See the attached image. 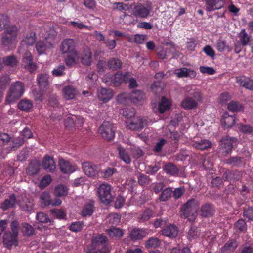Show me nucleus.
I'll list each match as a JSON object with an SVG mask.
<instances>
[{
  "label": "nucleus",
  "instance_id": "obj_34",
  "mask_svg": "<svg viewBox=\"0 0 253 253\" xmlns=\"http://www.w3.org/2000/svg\"><path fill=\"white\" fill-rule=\"evenodd\" d=\"M131 101L134 103L141 102L145 99V95L143 91L140 90H135L132 91L130 95Z\"/></svg>",
  "mask_w": 253,
  "mask_h": 253
},
{
  "label": "nucleus",
  "instance_id": "obj_40",
  "mask_svg": "<svg viewBox=\"0 0 253 253\" xmlns=\"http://www.w3.org/2000/svg\"><path fill=\"white\" fill-rule=\"evenodd\" d=\"M216 48L219 52H221L225 50H227L228 51L232 50V48L228 45L226 40L222 39H219L217 41Z\"/></svg>",
  "mask_w": 253,
  "mask_h": 253
},
{
  "label": "nucleus",
  "instance_id": "obj_19",
  "mask_svg": "<svg viewBox=\"0 0 253 253\" xmlns=\"http://www.w3.org/2000/svg\"><path fill=\"white\" fill-rule=\"evenodd\" d=\"M178 232V227L174 224L165 226L161 230L162 235L169 238H175Z\"/></svg>",
  "mask_w": 253,
  "mask_h": 253
},
{
  "label": "nucleus",
  "instance_id": "obj_16",
  "mask_svg": "<svg viewBox=\"0 0 253 253\" xmlns=\"http://www.w3.org/2000/svg\"><path fill=\"white\" fill-rule=\"evenodd\" d=\"M238 84L247 89L253 90V80L245 76H239L236 78Z\"/></svg>",
  "mask_w": 253,
  "mask_h": 253
},
{
  "label": "nucleus",
  "instance_id": "obj_61",
  "mask_svg": "<svg viewBox=\"0 0 253 253\" xmlns=\"http://www.w3.org/2000/svg\"><path fill=\"white\" fill-rule=\"evenodd\" d=\"M200 235V232L196 227H191L188 233L187 238L189 240L191 241L196 239Z\"/></svg>",
  "mask_w": 253,
  "mask_h": 253
},
{
  "label": "nucleus",
  "instance_id": "obj_7",
  "mask_svg": "<svg viewBox=\"0 0 253 253\" xmlns=\"http://www.w3.org/2000/svg\"><path fill=\"white\" fill-rule=\"evenodd\" d=\"M115 130L113 124L108 121H104L99 128L102 137L108 141L114 138Z\"/></svg>",
  "mask_w": 253,
  "mask_h": 253
},
{
  "label": "nucleus",
  "instance_id": "obj_58",
  "mask_svg": "<svg viewBox=\"0 0 253 253\" xmlns=\"http://www.w3.org/2000/svg\"><path fill=\"white\" fill-rule=\"evenodd\" d=\"M84 226V223L81 221L72 222L69 226V229L74 232H78L82 230Z\"/></svg>",
  "mask_w": 253,
  "mask_h": 253
},
{
  "label": "nucleus",
  "instance_id": "obj_33",
  "mask_svg": "<svg viewBox=\"0 0 253 253\" xmlns=\"http://www.w3.org/2000/svg\"><path fill=\"white\" fill-rule=\"evenodd\" d=\"M197 102L189 97H186L181 102V106L185 109H193L197 107Z\"/></svg>",
  "mask_w": 253,
  "mask_h": 253
},
{
  "label": "nucleus",
  "instance_id": "obj_6",
  "mask_svg": "<svg viewBox=\"0 0 253 253\" xmlns=\"http://www.w3.org/2000/svg\"><path fill=\"white\" fill-rule=\"evenodd\" d=\"M97 193L100 201L104 204L109 205L112 201L113 196L110 185L105 183L101 184L97 188Z\"/></svg>",
  "mask_w": 253,
  "mask_h": 253
},
{
  "label": "nucleus",
  "instance_id": "obj_23",
  "mask_svg": "<svg viewBox=\"0 0 253 253\" xmlns=\"http://www.w3.org/2000/svg\"><path fill=\"white\" fill-rule=\"evenodd\" d=\"M40 167L41 163L39 160H32L27 168V173L30 175H36L39 172Z\"/></svg>",
  "mask_w": 253,
  "mask_h": 253
},
{
  "label": "nucleus",
  "instance_id": "obj_59",
  "mask_svg": "<svg viewBox=\"0 0 253 253\" xmlns=\"http://www.w3.org/2000/svg\"><path fill=\"white\" fill-rule=\"evenodd\" d=\"M238 126L240 131L245 134H250L253 132V127L250 125L238 124Z\"/></svg>",
  "mask_w": 253,
  "mask_h": 253
},
{
  "label": "nucleus",
  "instance_id": "obj_48",
  "mask_svg": "<svg viewBox=\"0 0 253 253\" xmlns=\"http://www.w3.org/2000/svg\"><path fill=\"white\" fill-rule=\"evenodd\" d=\"M160 240L156 237H150L145 243L146 248H156L160 245Z\"/></svg>",
  "mask_w": 253,
  "mask_h": 253
},
{
  "label": "nucleus",
  "instance_id": "obj_12",
  "mask_svg": "<svg viewBox=\"0 0 253 253\" xmlns=\"http://www.w3.org/2000/svg\"><path fill=\"white\" fill-rule=\"evenodd\" d=\"M60 50L63 54L77 52L75 49V43L72 39L64 40L61 43Z\"/></svg>",
  "mask_w": 253,
  "mask_h": 253
},
{
  "label": "nucleus",
  "instance_id": "obj_56",
  "mask_svg": "<svg viewBox=\"0 0 253 253\" xmlns=\"http://www.w3.org/2000/svg\"><path fill=\"white\" fill-rule=\"evenodd\" d=\"M234 228L237 232H244L247 229L246 223L243 219H239L234 224Z\"/></svg>",
  "mask_w": 253,
  "mask_h": 253
},
{
  "label": "nucleus",
  "instance_id": "obj_22",
  "mask_svg": "<svg viewBox=\"0 0 253 253\" xmlns=\"http://www.w3.org/2000/svg\"><path fill=\"white\" fill-rule=\"evenodd\" d=\"M42 167L47 172H53L55 168V164L52 157L46 155L42 160Z\"/></svg>",
  "mask_w": 253,
  "mask_h": 253
},
{
  "label": "nucleus",
  "instance_id": "obj_29",
  "mask_svg": "<svg viewBox=\"0 0 253 253\" xmlns=\"http://www.w3.org/2000/svg\"><path fill=\"white\" fill-rule=\"evenodd\" d=\"M163 169L167 174L172 176H177L179 171L177 167L170 162L166 164L163 167Z\"/></svg>",
  "mask_w": 253,
  "mask_h": 253
},
{
  "label": "nucleus",
  "instance_id": "obj_26",
  "mask_svg": "<svg viewBox=\"0 0 253 253\" xmlns=\"http://www.w3.org/2000/svg\"><path fill=\"white\" fill-rule=\"evenodd\" d=\"M221 123L224 128L233 126L235 123V115H230L228 112H225L222 116Z\"/></svg>",
  "mask_w": 253,
  "mask_h": 253
},
{
  "label": "nucleus",
  "instance_id": "obj_5",
  "mask_svg": "<svg viewBox=\"0 0 253 253\" xmlns=\"http://www.w3.org/2000/svg\"><path fill=\"white\" fill-rule=\"evenodd\" d=\"M195 205V199L192 198L188 200L181 208L180 211L181 216L185 218H188L190 221L194 220L197 216Z\"/></svg>",
  "mask_w": 253,
  "mask_h": 253
},
{
  "label": "nucleus",
  "instance_id": "obj_10",
  "mask_svg": "<svg viewBox=\"0 0 253 253\" xmlns=\"http://www.w3.org/2000/svg\"><path fill=\"white\" fill-rule=\"evenodd\" d=\"M22 66L27 69L30 72L36 70L37 65L33 62V56L31 52L26 51L23 55L22 62Z\"/></svg>",
  "mask_w": 253,
  "mask_h": 253
},
{
  "label": "nucleus",
  "instance_id": "obj_43",
  "mask_svg": "<svg viewBox=\"0 0 253 253\" xmlns=\"http://www.w3.org/2000/svg\"><path fill=\"white\" fill-rule=\"evenodd\" d=\"M170 103L169 100L165 97H163L159 104V111L161 113H164L166 110L170 108Z\"/></svg>",
  "mask_w": 253,
  "mask_h": 253
},
{
  "label": "nucleus",
  "instance_id": "obj_47",
  "mask_svg": "<svg viewBox=\"0 0 253 253\" xmlns=\"http://www.w3.org/2000/svg\"><path fill=\"white\" fill-rule=\"evenodd\" d=\"M107 234L109 237L120 239L123 236V233L121 229L117 228H111L108 230Z\"/></svg>",
  "mask_w": 253,
  "mask_h": 253
},
{
  "label": "nucleus",
  "instance_id": "obj_8",
  "mask_svg": "<svg viewBox=\"0 0 253 253\" xmlns=\"http://www.w3.org/2000/svg\"><path fill=\"white\" fill-rule=\"evenodd\" d=\"M235 138L226 136L222 138L219 142V149L221 153L226 155L230 153L233 149Z\"/></svg>",
  "mask_w": 253,
  "mask_h": 253
},
{
  "label": "nucleus",
  "instance_id": "obj_42",
  "mask_svg": "<svg viewBox=\"0 0 253 253\" xmlns=\"http://www.w3.org/2000/svg\"><path fill=\"white\" fill-rule=\"evenodd\" d=\"M243 158L239 156L230 157L225 160V163L233 166H239L243 164Z\"/></svg>",
  "mask_w": 253,
  "mask_h": 253
},
{
  "label": "nucleus",
  "instance_id": "obj_24",
  "mask_svg": "<svg viewBox=\"0 0 253 253\" xmlns=\"http://www.w3.org/2000/svg\"><path fill=\"white\" fill-rule=\"evenodd\" d=\"M94 211V202L89 200L85 203L81 211V215L83 217L90 216Z\"/></svg>",
  "mask_w": 253,
  "mask_h": 253
},
{
  "label": "nucleus",
  "instance_id": "obj_1",
  "mask_svg": "<svg viewBox=\"0 0 253 253\" xmlns=\"http://www.w3.org/2000/svg\"><path fill=\"white\" fill-rule=\"evenodd\" d=\"M110 251L108 238L103 234H98L92 237L86 253H110Z\"/></svg>",
  "mask_w": 253,
  "mask_h": 253
},
{
  "label": "nucleus",
  "instance_id": "obj_64",
  "mask_svg": "<svg viewBox=\"0 0 253 253\" xmlns=\"http://www.w3.org/2000/svg\"><path fill=\"white\" fill-rule=\"evenodd\" d=\"M52 181V178L49 175L44 176L41 180L40 187L41 188H44L50 184Z\"/></svg>",
  "mask_w": 253,
  "mask_h": 253
},
{
  "label": "nucleus",
  "instance_id": "obj_54",
  "mask_svg": "<svg viewBox=\"0 0 253 253\" xmlns=\"http://www.w3.org/2000/svg\"><path fill=\"white\" fill-rule=\"evenodd\" d=\"M3 62L5 65L14 67L17 65V60L14 56L11 55L4 57L3 58Z\"/></svg>",
  "mask_w": 253,
  "mask_h": 253
},
{
  "label": "nucleus",
  "instance_id": "obj_31",
  "mask_svg": "<svg viewBox=\"0 0 253 253\" xmlns=\"http://www.w3.org/2000/svg\"><path fill=\"white\" fill-rule=\"evenodd\" d=\"M33 104L31 100L24 98L21 100L18 104V108L23 111L29 112L33 108Z\"/></svg>",
  "mask_w": 253,
  "mask_h": 253
},
{
  "label": "nucleus",
  "instance_id": "obj_46",
  "mask_svg": "<svg viewBox=\"0 0 253 253\" xmlns=\"http://www.w3.org/2000/svg\"><path fill=\"white\" fill-rule=\"evenodd\" d=\"M228 109L233 112H239L243 110V107L239 102L231 101L228 104Z\"/></svg>",
  "mask_w": 253,
  "mask_h": 253
},
{
  "label": "nucleus",
  "instance_id": "obj_15",
  "mask_svg": "<svg viewBox=\"0 0 253 253\" xmlns=\"http://www.w3.org/2000/svg\"><path fill=\"white\" fill-rule=\"evenodd\" d=\"M82 169L86 175L90 177L95 176L98 173V168L96 165L89 162H84L82 163Z\"/></svg>",
  "mask_w": 253,
  "mask_h": 253
},
{
  "label": "nucleus",
  "instance_id": "obj_62",
  "mask_svg": "<svg viewBox=\"0 0 253 253\" xmlns=\"http://www.w3.org/2000/svg\"><path fill=\"white\" fill-rule=\"evenodd\" d=\"M10 21L8 17H0V31L3 29L6 30L7 27L12 26L10 25Z\"/></svg>",
  "mask_w": 253,
  "mask_h": 253
},
{
  "label": "nucleus",
  "instance_id": "obj_60",
  "mask_svg": "<svg viewBox=\"0 0 253 253\" xmlns=\"http://www.w3.org/2000/svg\"><path fill=\"white\" fill-rule=\"evenodd\" d=\"M22 231L27 236H31L34 233L33 227L30 224L25 223L22 224Z\"/></svg>",
  "mask_w": 253,
  "mask_h": 253
},
{
  "label": "nucleus",
  "instance_id": "obj_20",
  "mask_svg": "<svg viewBox=\"0 0 253 253\" xmlns=\"http://www.w3.org/2000/svg\"><path fill=\"white\" fill-rule=\"evenodd\" d=\"M241 172L238 170H231L225 172L223 173L222 178L224 181H239L242 177Z\"/></svg>",
  "mask_w": 253,
  "mask_h": 253
},
{
  "label": "nucleus",
  "instance_id": "obj_30",
  "mask_svg": "<svg viewBox=\"0 0 253 253\" xmlns=\"http://www.w3.org/2000/svg\"><path fill=\"white\" fill-rule=\"evenodd\" d=\"M192 145L197 149L204 150L211 148L212 143L209 140L203 139L201 140L200 141H192Z\"/></svg>",
  "mask_w": 253,
  "mask_h": 253
},
{
  "label": "nucleus",
  "instance_id": "obj_35",
  "mask_svg": "<svg viewBox=\"0 0 253 253\" xmlns=\"http://www.w3.org/2000/svg\"><path fill=\"white\" fill-rule=\"evenodd\" d=\"M37 81L41 89L44 90L47 89L48 83V76L46 74H41L37 77Z\"/></svg>",
  "mask_w": 253,
  "mask_h": 253
},
{
  "label": "nucleus",
  "instance_id": "obj_41",
  "mask_svg": "<svg viewBox=\"0 0 253 253\" xmlns=\"http://www.w3.org/2000/svg\"><path fill=\"white\" fill-rule=\"evenodd\" d=\"M117 102L123 105H126L131 101L130 95L124 92L119 94L117 97Z\"/></svg>",
  "mask_w": 253,
  "mask_h": 253
},
{
  "label": "nucleus",
  "instance_id": "obj_50",
  "mask_svg": "<svg viewBox=\"0 0 253 253\" xmlns=\"http://www.w3.org/2000/svg\"><path fill=\"white\" fill-rule=\"evenodd\" d=\"M91 52L88 49L84 51L83 56L82 57V62L83 64L89 66L91 63Z\"/></svg>",
  "mask_w": 253,
  "mask_h": 253
},
{
  "label": "nucleus",
  "instance_id": "obj_9",
  "mask_svg": "<svg viewBox=\"0 0 253 253\" xmlns=\"http://www.w3.org/2000/svg\"><path fill=\"white\" fill-rule=\"evenodd\" d=\"M126 127L130 130L139 131L144 127V122L141 117H134L126 122Z\"/></svg>",
  "mask_w": 253,
  "mask_h": 253
},
{
  "label": "nucleus",
  "instance_id": "obj_28",
  "mask_svg": "<svg viewBox=\"0 0 253 253\" xmlns=\"http://www.w3.org/2000/svg\"><path fill=\"white\" fill-rule=\"evenodd\" d=\"M16 204V199L15 194H13L9 196V198L5 199L1 203L0 208L4 211L7 210L10 208H13Z\"/></svg>",
  "mask_w": 253,
  "mask_h": 253
},
{
  "label": "nucleus",
  "instance_id": "obj_11",
  "mask_svg": "<svg viewBox=\"0 0 253 253\" xmlns=\"http://www.w3.org/2000/svg\"><path fill=\"white\" fill-rule=\"evenodd\" d=\"M40 200L41 204L44 206H59L62 203L61 200L58 198L51 199L47 192H43L42 193L40 196Z\"/></svg>",
  "mask_w": 253,
  "mask_h": 253
},
{
  "label": "nucleus",
  "instance_id": "obj_39",
  "mask_svg": "<svg viewBox=\"0 0 253 253\" xmlns=\"http://www.w3.org/2000/svg\"><path fill=\"white\" fill-rule=\"evenodd\" d=\"M150 10V6L145 7L141 4H138L134 7L135 12L140 16H148Z\"/></svg>",
  "mask_w": 253,
  "mask_h": 253
},
{
  "label": "nucleus",
  "instance_id": "obj_21",
  "mask_svg": "<svg viewBox=\"0 0 253 253\" xmlns=\"http://www.w3.org/2000/svg\"><path fill=\"white\" fill-rule=\"evenodd\" d=\"M238 244L235 239L229 240L220 249L221 253H232L235 252Z\"/></svg>",
  "mask_w": 253,
  "mask_h": 253
},
{
  "label": "nucleus",
  "instance_id": "obj_55",
  "mask_svg": "<svg viewBox=\"0 0 253 253\" xmlns=\"http://www.w3.org/2000/svg\"><path fill=\"white\" fill-rule=\"evenodd\" d=\"M122 77L123 73L121 71H118L114 74V78L112 80L114 86H119L123 83Z\"/></svg>",
  "mask_w": 253,
  "mask_h": 253
},
{
  "label": "nucleus",
  "instance_id": "obj_51",
  "mask_svg": "<svg viewBox=\"0 0 253 253\" xmlns=\"http://www.w3.org/2000/svg\"><path fill=\"white\" fill-rule=\"evenodd\" d=\"M154 214V212L150 208H147L141 215L140 219L142 222L148 221L153 217Z\"/></svg>",
  "mask_w": 253,
  "mask_h": 253
},
{
  "label": "nucleus",
  "instance_id": "obj_4",
  "mask_svg": "<svg viewBox=\"0 0 253 253\" xmlns=\"http://www.w3.org/2000/svg\"><path fill=\"white\" fill-rule=\"evenodd\" d=\"M25 91L24 84L20 81L13 83L10 86L6 97V101L13 103L23 95Z\"/></svg>",
  "mask_w": 253,
  "mask_h": 253
},
{
  "label": "nucleus",
  "instance_id": "obj_57",
  "mask_svg": "<svg viewBox=\"0 0 253 253\" xmlns=\"http://www.w3.org/2000/svg\"><path fill=\"white\" fill-rule=\"evenodd\" d=\"M122 111L123 116L128 119H132L135 114V109L133 107H126Z\"/></svg>",
  "mask_w": 253,
  "mask_h": 253
},
{
  "label": "nucleus",
  "instance_id": "obj_52",
  "mask_svg": "<svg viewBox=\"0 0 253 253\" xmlns=\"http://www.w3.org/2000/svg\"><path fill=\"white\" fill-rule=\"evenodd\" d=\"M54 192L57 197L65 196L67 194V188L63 185H58L55 187Z\"/></svg>",
  "mask_w": 253,
  "mask_h": 253
},
{
  "label": "nucleus",
  "instance_id": "obj_37",
  "mask_svg": "<svg viewBox=\"0 0 253 253\" xmlns=\"http://www.w3.org/2000/svg\"><path fill=\"white\" fill-rule=\"evenodd\" d=\"M79 58V55L78 52L68 54L67 57L65 59V64L67 66L71 67L76 64V60H78Z\"/></svg>",
  "mask_w": 253,
  "mask_h": 253
},
{
  "label": "nucleus",
  "instance_id": "obj_3",
  "mask_svg": "<svg viewBox=\"0 0 253 253\" xmlns=\"http://www.w3.org/2000/svg\"><path fill=\"white\" fill-rule=\"evenodd\" d=\"M17 32L18 28L15 25L7 27L1 34V44L2 46L8 50L11 49L17 36Z\"/></svg>",
  "mask_w": 253,
  "mask_h": 253
},
{
  "label": "nucleus",
  "instance_id": "obj_14",
  "mask_svg": "<svg viewBox=\"0 0 253 253\" xmlns=\"http://www.w3.org/2000/svg\"><path fill=\"white\" fill-rule=\"evenodd\" d=\"M174 74L178 78L189 77L190 79H193L197 75L196 72L194 70L185 67L175 69L174 71Z\"/></svg>",
  "mask_w": 253,
  "mask_h": 253
},
{
  "label": "nucleus",
  "instance_id": "obj_63",
  "mask_svg": "<svg viewBox=\"0 0 253 253\" xmlns=\"http://www.w3.org/2000/svg\"><path fill=\"white\" fill-rule=\"evenodd\" d=\"M36 219L40 222L46 223L50 221L48 215L43 212H39L36 215Z\"/></svg>",
  "mask_w": 253,
  "mask_h": 253
},
{
  "label": "nucleus",
  "instance_id": "obj_45",
  "mask_svg": "<svg viewBox=\"0 0 253 253\" xmlns=\"http://www.w3.org/2000/svg\"><path fill=\"white\" fill-rule=\"evenodd\" d=\"M36 38V33L31 32L22 40V43L27 45L31 46L35 42Z\"/></svg>",
  "mask_w": 253,
  "mask_h": 253
},
{
  "label": "nucleus",
  "instance_id": "obj_13",
  "mask_svg": "<svg viewBox=\"0 0 253 253\" xmlns=\"http://www.w3.org/2000/svg\"><path fill=\"white\" fill-rule=\"evenodd\" d=\"M199 212L203 217H210L215 214V209L212 204L205 203L201 205Z\"/></svg>",
  "mask_w": 253,
  "mask_h": 253
},
{
  "label": "nucleus",
  "instance_id": "obj_27",
  "mask_svg": "<svg viewBox=\"0 0 253 253\" xmlns=\"http://www.w3.org/2000/svg\"><path fill=\"white\" fill-rule=\"evenodd\" d=\"M59 166L60 170L62 173L68 174L75 171L74 168L70 162L63 159H61L59 160Z\"/></svg>",
  "mask_w": 253,
  "mask_h": 253
},
{
  "label": "nucleus",
  "instance_id": "obj_44",
  "mask_svg": "<svg viewBox=\"0 0 253 253\" xmlns=\"http://www.w3.org/2000/svg\"><path fill=\"white\" fill-rule=\"evenodd\" d=\"M239 38L242 45L246 46L249 44L251 36L247 34L245 29H242L240 32Z\"/></svg>",
  "mask_w": 253,
  "mask_h": 253
},
{
  "label": "nucleus",
  "instance_id": "obj_2",
  "mask_svg": "<svg viewBox=\"0 0 253 253\" xmlns=\"http://www.w3.org/2000/svg\"><path fill=\"white\" fill-rule=\"evenodd\" d=\"M41 30L46 31V33H42L41 37H44L43 40H40L36 43V49L39 55L44 54L48 49L52 47V41L56 36L53 29H51L48 25L42 27Z\"/></svg>",
  "mask_w": 253,
  "mask_h": 253
},
{
  "label": "nucleus",
  "instance_id": "obj_38",
  "mask_svg": "<svg viewBox=\"0 0 253 253\" xmlns=\"http://www.w3.org/2000/svg\"><path fill=\"white\" fill-rule=\"evenodd\" d=\"M108 67L113 70H117L122 66V61L117 58H111L107 62Z\"/></svg>",
  "mask_w": 253,
  "mask_h": 253
},
{
  "label": "nucleus",
  "instance_id": "obj_49",
  "mask_svg": "<svg viewBox=\"0 0 253 253\" xmlns=\"http://www.w3.org/2000/svg\"><path fill=\"white\" fill-rule=\"evenodd\" d=\"M172 193L171 188L169 187L165 189L159 196L160 201L163 202L167 201L170 198Z\"/></svg>",
  "mask_w": 253,
  "mask_h": 253
},
{
  "label": "nucleus",
  "instance_id": "obj_17",
  "mask_svg": "<svg viewBox=\"0 0 253 253\" xmlns=\"http://www.w3.org/2000/svg\"><path fill=\"white\" fill-rule=\"evenodd\" d=\"M113 93L112 89L100 87L97 90V96L100 101L107 102L113 97Z\"/></svg>",
  "mask_w": 253,
  "mask_h": 253
},
{
  "label": "nucleus",
  "instance_id": "obj_53",
  "mask_svg": "<svg viewBox=\"0 0 253 253\" xmlns=\"http://www.w3.org/2000/svg\"><path fill=\"white\" fill-rule=\"evenodd\" d=\"M50 212L54 217L59 219L66 218V213L62 209H53L50 210Z\"/></svg>",
  "mask_w": 253,
  "mask_h": 253
},
{
  "label": "nucleus",
  "instance_id": "obj_32",
  "mask_svg": "<svg viewBox=\"0 0 253 253\" xmlns=\"http://www.w3.org/2000/svg\"><path fill=\"white\" fill-rule=\"evenodd\" d=\"M147 232L145 230L139 228L133 229L130 233V237L133 240H140L145 237Z\"/></svg>",
  "mask_w": 253,
  "mask_h": 253
},
{
  "label": "nucleus",
  "instance_id": "obj_18",
  "mask_svg": "<svg viewBox=\"0 0 253 253\" xmlns=\"http://www.w3.org/2000/svg\"><path fill=\"white\" fill-rule=\"evenodd\" d=\"M17 237L10 232H5L3 237L4 247L9 249L13 245L17 246L18 244Z\"/></svg>",
  "mask_w": 253,
  "mask_h": 253
},
{
  "label": "nucleus",
  "instance_id": "obj_36",
  "mask_svg": "<svg viewBox=\"0 0 253 253\" xmlns=\"http://www.w3.org/2000/svg\"><path fill=\"white\" fill-rule=\"evenodd\" d=\"M63 91L64 97L66 100L74 98L77 94L76 89L70 85L65 86Z\"/></svg>",
  "mask_w": 253,
  "mask_h": 253
},
{
  "label": "nucleus",
  "instance_id": "obj_25",
  "mask_svg": "<svg viewBox=\"0 0 253 253\" xmlns=\"http://www.w3.org/2000/svg\"><path fill=\"white\" fill-rule=\"evenodd\" d=\"M119 158L126 164H130L131 159L128 149L121 146L117 148Z\"/></svg>",
  "mask_w": 253,
  "mask_h": 253
}]
</instances>
